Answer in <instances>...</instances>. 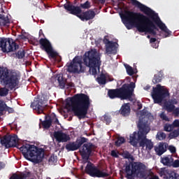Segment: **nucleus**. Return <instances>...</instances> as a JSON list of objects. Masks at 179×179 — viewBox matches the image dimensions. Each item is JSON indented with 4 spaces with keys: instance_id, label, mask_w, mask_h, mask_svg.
I'll return each mask as SVG.
<instances>
[{
    "instance_id": "obj_30",
    "label": "nucleus",
    "mask_w": 179,
    "mask_h": 179,
    "mask_svg": "<svg viewBox=\"0 0 179 179\" xmlns=\"http://www.w3.org/2000/svg\"><path fill=\"white\" fill-rule=\"evenodd\" d=\"M164 107L165 110H166L168 113H173V111H174V108H176V106L170 103L169 101L164 103Z\"/></svg>"
},
{
    "instance_id": "obj_15",
    "label": "nucleus",
    "mask_w": 179,
    "mask_h": 179,
    "mask_svg": "<svg viewBox=\"0 0 179 179\" xmlns=\"http://www.w3.org/2000/svg\"><path fill=\"white\" fill-rule=\"evenodd\" d=\"M47 99L45 96L42 95L34 99V101L31 103V107L33 110H35L38 114H43L45 107H47Z\"/></svg>"
},
{
    "instance_id": "obj_4",
    "label": "nucleus",
    "mask_w": 179,
    "mask_h": 179,
    "mask_svg": "<svg viewBox=\"0 0 179 179\" xmlns=\"http://www.w3.org/2000/svg\"><path fill=\"white\" fill-rule=\"evenodd\" d=\"M66 105L71 107L75 117L80 120L86 118L87 111L90 108V98L86 94H77L66 100Z\"/></svg>"
},
{
    "instance_id": "obj_49",
    "label": "nucleus",
    "mask_w": 179,
    "mask_h": 179,
    "mask_svg": "<svg viewBox=\"0 0 179 179\" xmlns=\"http://www.w3.org/2000/svg\"><path fill=\"white\" fill-rule=\"evenodd\" d=\"M54 122V124H57V125H59V121L58 120V118H57V116L55 115L54 117L52 119V122Z\"/></svg>"
},
{
    "instance_id": "obj_18",
    "label": "nucleus",
    "mask_w": 179,
    "mask_h": 179,
    "mask_svg": "<svg viewBox=\"0 0 179 179\" xmlns=\"http://www.w3.org/2000/svg\"><path fill=\"white\" fill-rule=\"evenodd\" d=\"M87 141V138L80 137V138H77L76 142L73 141L67 143L65 148L67 150V152H75V150H78L83 143H86Z\"/></svg>"
},
{
    "instance_id": "obj_25",
    "label": "nucleus",
    "mask_w": 179,
    "mask_h": 179,
    "mask_svg": "<svg viewBox=\"0 0 179 179\" xmlns=\"http://www.w3.org/2000/svg\"><path fill=\"white\" fill-rule=\"evenodd\" d=\"M120 112L123 117H128V115L131 114V106H129V103L123 104L120 110Z\"/></svg>"
},
{
    "instance_id": "obj_51",
    "label": "nucleus",
    "mask_w": 179,
    "mask_h": 179,
    "mask_svg": "<svg viewBox=\"0 0 179 179\" xmlns=\"http://www.w3.org/2000/svg\"><path fill=\"white\" fill-rule=\"evenodd\" d=\"M172 125L173 126V128H175L176 127H179V120H175L173 121Z\"/></svg>"
},
{
    "instance_id": "obj_22",
    "label": "nucleus",
    "mask_w": 179,
    "mask_h": 179,
    "mask_svg": "<svg viewBox=\"0 0 179 179\" xmlns=\"http://www.w3.org/2000/svg\"><path fill=\"white\" fill-rule=\"evenodd\" d=\"M1 13H5L3 8H1ZM10 24V20L9 16L5 15L3 14H0V27H9Z\"/></svg>"
},
{
    "instance_id": "obj_35",
    "label": "nucleus",
    "mask_w": 179,
    "mask_h": 179,
    "mask_svg": "<svg viewBox=\"0 0 179 179\" xmlns=\"http://www.w3.org/2000/svg\"><path fill=\"white\" fill-rule=\"evenodd\" d=\"M166 134L163 131H159L157 135L156 138L158 141H164L166 138Z\"/></svg>"
},
{
    "instance_id": "obj_10",
    "label": "nucleus",
    "mask_w": 179,
    "mask_h": 179,
    "mask_svg": "<svg viewBox=\"0 0 179 179\" xmlns=\"http://www.w3.org/2000/svg\"><path fill=\"white\" fill-rule=\"evenodd\" d=\"M20 76L15 71L9 70L5 67L0 66V82L7 86L10 90L19 86Z\"/></svg>"
},
{
    "instance_id": "obj_9",
    "label": "nucleus",
    "mask_w": 179,
    "mask_h": 179,
    "mask_svg": "<svg viewBox=\"0 0 179 179\" xmlns=\"http://www.w3.org/2000/svg\"><path fill=\"white\" fill-rule=\"evenodd\" d=\"M123 167L127 179H135V177L144 179L148 178L146 166L142 162H131L126 163Z\"/></svg>"
},
{
    "instance_id": "obj_33",
    "label": "nucleus",
    "mask_w": 179,
    "mask_h": 179,
    "mask_svg": "<svg viewBox=\"0 0 179 179\" xmlns=\"http://www.w3.org/2000/svg\"><path fill=\"white\" fill-rule=\"evenodd\" d=\"M57 159L58 158L55 155H52L48 159L49 164L51 166H52V164H55L58 160Z\"/></svg>"
},
{
    "instance_id": "obj_29",
    "label": "nucleus",
    "mask_w": 179,
    "mask_h": 179,
    "mask_svg": "<svg viewBox=\"0 0 179 179\" xmlns=\"http://www.w3.org/2000/svg\"><path fill=\"white\" fill-rule=\"evenodd\" d=\"M96 82L99 85H106L107 83V78L106 77V74L104 73H101L96 78Z\"/></svg>"
},
{
    "instance_id": "obj_43",
    "label": "nucleus",
    "mask_w": 179,
    "mask_h": 179,
    "mask_svg": "<svg viewBox=\"0 0 179 179\" xmlns=\"http://www.w3.org/2000/svg\"><path fill=\"white\" fill-rule=\"evenodd\" d=\"M171 167H173L174 169H177L179 167V159H176L174 161H172L171 163Z\"/></svg>"
},
{
    "instance_id": "obj_13",
    "label": "nucleus",
    "mask_w": 179,
    "mask_h": 179,
    "mask_svg": "<svg viewBox=\"0 0 179 179\" xmlns=\"http://www.w3.org/2000/svg\"><path fill=\"white\" fill-rule=\"evenodd\" d=\"M85 71L86 67L83 66V62L79 56H76L67 68V72L70 73H83Z\"/></svg>"
},
{
    "instance_id": "obj_24",
    "label": "nucleus",
    "mask_w": 179,
    "mask_h": 179,
    "mask_svg": "<svg viewBox=\"0 0 179 179\" xmlns=\"http://www.w3.org/2000/svg\"><path fill=\"white\" fill-rule=\"evenodd\" d=\"M40 121L44 129H48L51 127V125H52V119L50 115H45V120L42 121L41 119H40Z\"/></svg>"
},
{
    "instance_id": "obj_26",
    "label": "nucleus",
    "mask_w": 179,
    "mask_h": 179,
    "mask_svg": "<svg viewBox=\"0 0 179 179\" xmlns=\"http://www.w3.org/2000/svg\"><path fill=\"white\" fill-rule=\"evenodd\" d=\"M161 163L167 167H171V164L173 162V155H168L161 157Z\"/></svg>"
},
{
    "instance_id": "obj_12",
    "label": "nucleus",
    "mask_w": 179,
    "mask_h": 179,
    "mask_svg": "<svg viewBox=\"0 0 179 179\" xmlns=\"http://www.w3.org/2000/svg\"><path fill=\"white\" fill-rule=\"evenodd\" d=\"M169 96H170L169 90L161 85L157 84L156 87H153L152 97L155 104H160Z\"/></svg>"
},
{
    "instance_id": "obj_40",
    "label": "nucleus",
    "mask_w": 179,
    "mask_h": 179,
    "mask_svg": "<svg viewBox=\"0 0 179 179\" xmlns=\"http://www.w3.org/2000/svg\"><path fill=\"white\" fill-rule=\"evenodd\" d=\"M6 106V103L3 101L0 100V114H2V112L5 111Z\"/></svg>"
},
{
    "instance_id": "obj_17",
    "label": "nucleus",
    "mask_w": 179,
    "mask_h": 179,
    "mask_svg": "<svg viewBox=\"0 0 179 179\" xmlns=\"http://www.w3.org/2000/svg\"><path fill=\"white\" fill-rule=\"evenodd\" d=\"M1 145H4L6 148H17L19 149V139L16 134L4 136L1 139Z\"/></svg>"
},
{
    "instance_id": "obj_37",
    "label": "nucleus",
    "mask_w": 179,
    "mask_h": 179,
    "mask_svg": "<svg viewBox=\"0 0 179 179\" xmlns=\"http://www.w3.org/2000/svg\"><path fill=\"white\" fill-rule=\"evenodd\" d=\"M122 143H125V138L124 137H119L115 142V146L120 147Z\"/></svg>"
},
{
    "instance_id": "obj_63",
    "label": "nucleus",
    "mask_w": 179,
    "mask_h": 179,
    "mask_svg": "<svg viewBox=\"0 0 179 179\" xmlns=\"http://www.w3.org/2000/svg\"><path fill=\"white\" fill-rule=\"evenodd\" d=\"M0 170H1V164H0Z\"/></svg>"
},
{
    "instance_id": "obj_6",
    "label": "nucleus",
    "mask_w": 179,
    "mask_h": 179,
    "mask_svg": "<svg viewBox=\"0 0 179 179\" xmlns=\"http://www.w3.org/2000/svg\"><path fill=\"white\" fill-rule=\"evenodd\" d=\"M19 149L27 160H29L35 164L41 163L43 159H44V148H40L34 145L25 144Z\"/></svg>"
},
{
    "instance_id": "obj_5",
    "label": "nucleus",
    "mask_w": 179,
    "mask_h": 179,
    "mask_svg": "<svg viewBox=\"0 0 179 179\" xmlns=\"http://www.w3.org/2000/svg\"><path fill=\"white\" fill-rule=\"evenodd\" d=\"M131 10H124V13L120 15L123 24L127 30H131L132 27H136L140 33H149L152 36H156L157 33L145 22L136 20L134 15L129 13Z\"/></svg>"
},
{
    "instance_id": "obj_59",
    "label": "nucleus",
    "mask_w": 179,
    "mask_h": 179,
    "mask_svg": "<svg viewBox=\"0 0 179 179\" xmlns=\"http://www.w3.org/2000/svg\"><path fill=\"white\" fill-rule=\"evenodd\" d=\"M99 2H101V3H106V0H98Z\"/></svg>"
},
{
    "instance_id": "obj_16",
    "label": "nucleus",
    "mask_w": 179,
    "mask_h": 179,
    "mask_svg": "<svg viewBox=\"0 0 179 179\" xmlns=\"http://www.w3.org/2000/svg\"><path fill=\"white\" fill-rule=\"evenodd\" d=\"M39 44L41 45V50L45 51L48 55H49L50 58H57L58 52L54 50V49L52 48V45H51V42H50L48 39L41 38L39 40Z\"/></svg>"
},
{
    "instance_id": "obj_48",
    "label": "nucleus",
    "mask_w": 179,
    "mask_h": 179,
    "mask_svg": "<svg viewBox=\"0 0 179 179\" xmlns=\"http://www.w3.org/2000/svg\"><path fill=\"white\" fill-rule=\"evenodd\" d=\"M169 152H171V153H173V154L176 153V147H174L173 145H170L169 147Z\"/></svg>"
},
{
    "instance_id": "obj_3",
    "label": "nucleus",
    "mask_w": 179,
    "mask_h": 179,
    "mask_svg": "<svg viewBox=\"0 0 179 179\" xmlns=\"http://www.w3.org/2000/svg\"><path fill=\"white\" fill-rule=\"evenodd\" d=\"M138 128V132L134 131L132 134H130L129 143L132 146H138V142H139L140 146L145 148L148 150H152L153 149V142L151 140L146 138V135L150 132V127L146 119H139L137 124Z\"/></svg>"
},
{
    "instance_id": "obj_55",
    "label": "nucleus",
    "mask_w": 179,
    "mask_h": 179,
    "mask_svg": "<svg viewBox=\"0 0 179 179\" xmlns=\"http://www.w3.org/2000/svg\"><path fill=\"white\" fill-rule=\"evenodd\" d=\"M146 114H147V112L145 110H142L141 111V115H146Z\"/></svg>"
},
{
    "instance_id": "obj_31",
    "label": "nucleus",
    "mask_w": 179,
    "mask_h": 179,
    "mask_svg": "<svg viewBox=\"0 0 179 179\" xmlns=\"http://www.w3.org/2000/svg\"><path fill=\"white\" fill-rule=\"evenodd\" d=\"M14 58H18V59H22L24 58L26 55V52L24 50H19L17 52L14 53L13 55Z\"/></svg>"
},
{
    "instance_id": "obj_19",
    "label": "nucleus",
    "mask_w": 179,
    "mask_h": 179,
    "mask_svg": "<svg viewBox=\"0 0 179 179\" xmlns=\"http://www.w3.org/2000/svg\"><path fill=\"white\" fill-rule=\"evenodd\" d=\"M55 86H59L60 89H65V86L67 87H75V83L70 82L66 83V79L64 78L62 74H59L55 77V82L53 83Z\"/></svg>"
},
{
    "instance_id": "obj_60",
    "label": "nucleus",
    "mask_w": 179,
    "mask_h": 179,
    "mask_svg": "<svg viewBox=\"0 0 179 179\" xmlns=\"http://www.w3.org/2000/svg\"><path fill=\"white\" fill-rule=\"evenodd\" d=\"M141 108H142V104H138V110H141Z\"/></svg>"
},
{
    "instance_id": "obj_20",
    "label": "nucleus",
    "mask_w": 179,
    "mask_h": 179,
    "mask_svg": "<svg viewBox=\"0 0 179 179\" xmlns=\"http://www.w3.org/2000/svg\"><path fill=\"white\" fill-rule=\"evenodd\" d=\"M103 43L106 45V54H117V43L107 38L103 40Z\"/></svg>"
},
{
    "instance_id": "obj_53",
    "label": "nucleus",
    "mask_w": 179,
    "mask_h": 179,
    "mask_svg": "<svg viewBox=\"0 0 179 179\" xmlns=\"http://www.w3.org/2000/svg\"><path fill=\"white\" fill-rule=\"evenodd\" d=\"M18 38L20 40H24L26 38V36H24L23 34L18 35Z\"/></svg>"
},
{
    "instance_id": "obj_36",
    "label": "nucleus",
    "mask_w": 179,
    "mask_h": 179,
    "mask_svg": "<svg viewBox=\"0 0 179 179\" xmlns=\"http://www.w3.org/2000/svg\"><path fill=\"white\" fill-rule=\"evenodd\" d=\"M173 129H174V127L173 126V124H170L169 123L165 124L164 127V131H165L166 132H171Z\"/></svg>"
},
{
    "instance_id": "obj_44",
    "label": "nucleus",
    "mask_w": 179,
    "mask_h": 179,
    "mask_svg": "<svg viewBox=\"0 0 179 179\" xmlns=\"http://www.w3.org/2000/svg\"><path fill=\"white\" fill-rule=\"evenodd\" d=\"M160 119L163 120L164 121H170V119H169V117H167L166 115L164 114V112H162L160 115H159Z\"/></svg>"
},
{
    "instance_id": "obj_61",
    "label": "nucleus",
    "mask_w": 179,
    "mask_h": 179,
    "mask_svg": "<svg viewBox=\"0 0 179 179\" xmlns=\"http://www.w3.org/2000/svg\"><path fill=\"white\" fill-rule=\"evenodd\" d=\"M147 37H148V38H150V35H148Z\"/></svg>"
},
{
    "instance_id": "obj_46",
    "label": "nucleus",
    "mask_w": 179,
    "mask_h": 179,
    "mask_svg": "<svg viewBox=\"0 0 179 179\" xmlns=\"http://www.w3.org/2000/svg\"><path fill=\"white\" fill-rule=\"evenodd\" d=\"M172 114L174 115V117H179V108H174Z\"/></svg>"
},
{
    "instance_id": "obj_1",
    "label": "nucleus",
    "mask_w": 179,
    "mask_h": 179,
    "mask_svg": "<svg viewBox=\"0 0 179 179\" xmlns=\"http://www.w3.org/2000/svg\"><path fill=\"white\" fill-rule=\"evenodd\" d=\"M121 1H124V0H121ZM130 1L133 6L138 8L141 10V12H143V13L147 15L146 16L141 13L129 11V13H131V15H133V17H134L138 22H141V23H145L147 26H149L154 30H157V31H159V28L160 30H162L166 34L164 35L165 38H166V37H170V36H171V31H170L169 29L167 28V26H166V24L162 22V20H160V17H159V15L157 13L153 11V10H152L150 8L139 2L138 0H130ZM155 23L157 24V26L159 28L156 27Z\"/></svg>"
},
{
    "instance_id": "obj_11",
    "label": "nucleus",
    "mask_w": 179,
    "mask_h": 179,
    "mask_svg": "<svg viewBox=\"0 0 179 179\" xmlns=\"http://www.w3.org/2000/svg\"><path fill=\"white\" fill-rule=\"evenodd\" d=\"M64 9L68 12H70L71 15H75L80 20L85 22V20H92V19H94V16H96V13L92 10H89L82 13V9L80 7L75 6L73 4L69 2L64 5Z\"/></svg>"
},
{
    "instance_id": "obj_39",
    "label": "nucleus",
    "mask_w": 179,
    "mask_h": 179,
    "mask_svg": "<svg viewBox=\"0 0 179 179\" xmlns=\"http://www.w3.org/2000/svg\"><path fill=\"white\" fill-rule=\"evenodd\" d=\"M90 1H87L84 3H80V8H82V9H89L90 8Z\"/></svg>"
},
{
    "instance_id": "obj_62",
    "label": "nucleus",
    "mask_w": 179,
    "mask_h": 179,
    "mask_svg": "<svg viewBox=\"0 0 179 179\" xmlns=\"http://www.w3.org/2000/svg\"><path fill=\"white\" fill-rule=\"evenodd\" d=\"M81 170H83V166H81Z\"/></svg>"
},
{
    "instance_id": "obj_45",
    "label": "nucleus",
    "mask_w": 179,
    "mask_h": 179,
    "mask_svg": "<svg viewBox=\"0 0 179 179\" xmlns=\"http://www.w3.org/2000/svg\"><path fill=\"white\" fill-rule=\"evenodd\" d=\"M131 154L128 151L124 152L122 153V157H124V159H131Z\"/></svg>"
},
{
    "instance_id": "obj_32",
    "label": "nucleus",
    "mask_w": 179,
    "mask_h": 179,
    "mask_svg": "<svg viewBox=\"0 0 179 179\" xmlns=\"http://www.w3.org/2000/svg\"><path fill=\"white\" fill-rule=\"evenodd\" d=\"M124 67L126 68L127 73L129 76H132V75H135V71H134V68L129 66V64H124Z\"/></svg>"
},
{
    "instance_id": "obj_54",
    "label": "nucleus",
    "mask_w": 179,
    "mask_h": 179,
    "mask_svg": "<svg viewBox=\"0 0 179 179\" xmlns=\"http://www.w3.org/2000/svg\"><path fill=\"white\" fill-rule=\"evenodd\" d=\"M166 179H177V177L173 176L171 175H169V176H167Z\"/></svg>"
},
{
    "instance_id": "obj_8",
    "label": "nucleus",
    "mask_w": 179,
    "mask_h": 179,
    "mask_svg": "<svg viewBox=\"0 0 179 179\" xmlns=\"http://www.w3.org/2000/svg\"><path fill=\"white\" fill-rule=\"evenodd\" d=\"M135 87H136V85L134 82H131L129 84H124L120 88L108 90V96L111 99H121V100L132 101Z\"/></svg>"
},
{
    "instance_id": "obj_56",
    "label": "nucleus",
    "mask_w": 179,
    "mask_h": 179,
    "mask_svg": "<svg viewBox=\"0 0 179 179\" xmlns=\"http://www.w3.org/2000/svg\"><path fill=\"white\" fill-rule=\"evenodd\" d=\"M150 43H156V38H151L150 39Z\"/></svg>"
},
{
    "instance_id": "obj_28",
    "label": "nucleus",
    "mask_w": 179,
    "mask_h": 179,
    "mask_svg": "<svg viewBox=\"0 0 179 179\" xmlns=\"http://www.w3.org/2000/svg\"><path fill=\"white\" fill-rule=\"evenodd\" d=\"M163 79V72L159 71L157 74L154 76L152 83L154 85H157V83H160Z\"/></svg>"
},
{
    "instance_id": "obj_41",
    "label": "nucleus",
    "mask_w": 179,
    "mask_h": 179,
    "mask_svg": "<svg viewBox=\"0 0 179 179\" xmlns=\"http://www.w3.org/2000/svg\"><path fill=\"white\" fill-rule=\"evenodd\" d=\"M119 155H120V152L114 150H113L110 152V156H112V157H115L116 159H118V157H120Z\"/></svg>"
},
{
    "instance_id": "obj_58",
    "label": "nucleus",
    "mask_w": 179,
    "mask_h": 179,
    "mask_svg": "<svg viewBox=\"0 0 179 179\" xmlns=\"http://www.w3.org/2000/svg\"><path fill=\"white\" fill-rule=\"evenodd\" d=\"M144 90H150V85H146V86L144 87Z\"/></svg>"
},
{
    "instance_id": "obj_50",
    "label": "nucleus",
    "mask_w": 179,
    "mask_h": 179,
    "mask_svg": "<svg viewBox=\"0 0 179 179\" xmlns=\"http://www.w3.org/2000/svg\"><path fill=\"white\" fill-rule=\"evenodd\" d=\"M159 176L160 177H163V176H166V171L164 170V168L161 169L159 171Z\"/></svg>"
},
{
    "instance_id": "obj_2",
    "label": "nucleus",
    "mask_w": 179,
    "mask_h": 179,
    "mask_svg": "<svg viewBox=\"0 0 179 179\" xmlns=\"http://www.w3.org/2000/svg\"><path fill=\"white\" fill-rule=\"evenodd\" d=\"M94 148L93 143H88L83 144V148L80 150L83 160L85 163H87L85 169V174L95 178H106V177H108V173L106 172L104 169L99 168V166H96L93 163L89 162V159H90L92 152H93Z\"/></svg>"
},
{
    "instance_id": "obj_14",
    "label": "nucleus",
    "mask_w": 179,
    "mask_h": 179,
    "mask_svg": "<svg viewBox=\"0 0 179 179\" xmlns=\"http://www.w3.org/2000/svg\"><path fill=\"white\" fill-rule=\"evenodd\" d=\"M0 48L3 52H12L19 50V45L10 38H0Z\"/></svg>"
},
{
    "instance_id": "obj_57",
    "label": "nucleus",
    "mask_w": 179,
    "mask_h": 179,
    "mask_svg": "<svg viewBox=\"0 0 179 179\" xmlns=\"http://www.w3.org/2000/svg\"><path fill=\"white\" fill-rule=\"evenodd\" d=\"M149 179H160V178H159V176H151Z\"/></svg>"
},
{
    "instance_id": "obj_42",
    "label": "nucleus",
    "mask_w": 179,
    "mask_h": 179,
    "mask_svg": "<svg viewBox=\"0 0 179 179\" xmlns=\"http://www.w3.org/2000/svg\"><path fill=\"white\" fill-rule=\"evenodd\" d=\"M103 121L106 123V125H108L111 122V117L110 116L104 115Z\"/></svg>"
},
{
    "instance_id": "obj_34",
    "label": "nucleus",
    "mask_w": 179,
    "mask_h": 179,
    "mask_svg": "<svg viewBox=\"0 0 179 179\" xmlns=\"http://www.w3.org/2000/svg\"><path fill=\"white\" fill-rule=\"evenodd\" d=\"M178 136H179V128L173 130L169 134L171 139H174V138H178Z\"/></svg>"
},
{
    "instance_id": "obj_52",
    "label": "nucleus",
    "mask_w": 179,
    "mask_h": 179,
    "mask_svg": "<svg viewBox=\"0 0 179 179\" xmlns=\"http://www.w3.org/2000/svg\"><path fill=\"white\" fill-rule=\"evenodd\" d=\"M168 103H170L171 104H173L174 106V104H177V100H176V99H171L168 101Z\"/></svg>"
},
{
    "instance_id": "obj_38",
    "label": "nucleus",
    "mask_w": 179,
    "mask_h": 179,
    "mask_svg": "<svg viewBox=\"0 0 179 179\" xmlns=\"http://www.w3.org/2000/svg\"><path fill=\"white\" fill-rule=\"evenodd\" d=\"M9 93V90L7 88H0V96L1 97H5L6 96H8V94Z\"/></svg>"
},
{
    "instance_id": "obj_21",
    "label": "nucleus",
    "mask_w": 179,
    "mask_h": 179,
    "mask_svg": "<svg viewBox=\"0 0 179 179\" xmlns=\"http://www.w3.org/2000/svg\"><path fill=\"white\" fill-rule=\"evenodd\" d=\"M54 138L56 139L58 143H61V142H68V141H71V137L69 135L62 132V131H56L54 133Z\"/></svg>"
},
{
    "instance_id": "obj_23",
    "label": "nucleus",
    "mask_w": 179,
    "mask_h": 179,
    "mask_svg": "<svg viewBox=\"0 0 179 179\" xmlns=\"http://www.w3.org/2000/svg\"><path fill=\"white\" fill-rule=\"evenodd\" d=\"M155 150L158 156H162L163 153L167 151V146L165 143H159L158 146L155 147Z\"/></svg>"
},
{
    "instance_id": "obj_47",
    "label": "nucleus",
    "mask_w": 179,
    "mask_h": 179,
    "mask_svg": "<svg viewBox=\"0 0 179 179\" xmlns=\"http://www.w3.org/2000/svg\"><path fill=\"white\" fill-rule=\"evenodd\" d=\"M6 111H8L9 114L15 113V110H13V108L8 107V106L6 107Z\"/></svg>"
},
{
    "instance_id": "obj_27",
    "label": "nucleus",
    "mask_w": 179,
    "mask_h": 179,
    "mask_svg": "<svg viewBox=\"0 0 179 179\" xmlns=\"http://www.w3.org/2000/svg\"><path fill=\"white\" fill-rule=\"evenodd\" d=\"M30 176V172H26L24 173H21L20 175H17L16 173H13L10 179H27V177Z\"/></svg>"
},
{
    "instance_id": "obj_7",
    "label": "nucleus",
    "mask_w": 179,
    "mask_h": 179,
    "mask_svg": "<svg viewBox=\"0 0 179 179\" xmlns=\"http://www.w3.org/2000/svg\"><path fill=\"white\" fill-rule=\"evenodd\" d=\"M83 64L87 68H90V72L92 75H97V71H100L101 66V56L96 49H91L83 55Z\"/></svg>"
}]
</instances>
